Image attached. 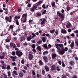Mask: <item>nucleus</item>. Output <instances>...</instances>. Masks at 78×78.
I'll use <instances>...</instances> for the list:
<instances>
[{"mask_svg": "<svg viewBox=\"0 0 78 78\" xmlns=\"http://www.w3.org/2000/svg\"><path fill=\"white\" fill-rule=\"evenodd\" d=\"M43 47L44 48H46V49H47L48 48V47H47V44H44Z\"/></svg>", "mask_w": 78, "mask_h": 78, "instance_id": "obj_27", "label": "nucleus"}, {"mask_svg": "<svg viewBox=\"0 0 78 78\" xmlns=\"http://www.w3.org/2000/svg\"><path fill=\"white\" fill-rule=\"evenodd\" d=\"M26 22H27V18L25 17L24 20L23 21V22L24 23H25Z\"/></svg>", "mask_w": 78, "mask_h": 78, "instance_id": "obj_48", "label": "nucleus"}, {"mask_svg": "<svg viewBox=\"0 0 78 78\" xmlns=\"http://www.w3.org/2000/svg\"><path fill=\"white\" fill-rule=\"evenodd\" d=\"M6 47L7 49H9V45H6Z\"/></svg>", "mask_w": 78, "mask_h": 78, "instance_id": "obj_63", "label": "nucleus"}, {"mask_svg": "<svg viewBox=\"0 0 78 78\" xmlns=\"http://www.w3.org/2000/svg\"><path fill=\"white\" fill-rule=\"evenodd\" d=\"M27 13H25L24 14H23L22 16V18H23L24 17H27Z\"/></svg>", "mask_w": 78, "mask_h": 78, "instance_id": "obj_22", "label": "nucleus"}, {"mask_svg": "<svg viewBox=\"0 0 78 78\" xmlns=\"http://www.w3.org/2000/svg\"><path fill=\"white\" fill-rule=\"evenodd\" d=\"M37 48L38 51H41V50H42V49H41V48L40 47V46H37Z\"/></svg>", "mask_w": 78, "mask_h": 78, "instance_id": "obj_25", "label": "nucleus"}, {"mask_svg": "<svg viewBox=\"0 0 78 78\" xmlns=\"http://www.w3.org/2000/svg\"><path fill=\"white\" fill-rule=\"evenodd\" d=\"M75 64V62L74 60H71L69 62V64H70V66H74Z\"/></svg>", "mask_w": 78, "mask_h": 78, "instance_id": "obj_7", "label": "nucleus"}, {"mask_svg": "<svg viewBox=\"0 0 78 78\" xmlns=\"http://www.w3.org/2000/svg\"><path fill=\"white\" fill-rule=\"evenodd\" d=\"M31 47L33 49H34L36 47V46L35 45V44H33L32 45Z\"/></svg>", "mask_w": 78, "mask_h": 78, "instance_id": "obj_37", "label": "nucleus"}, {"mask_svg": "<svg viewBox=\"0 0 78 78\" xmlns=\"http://www.w3.org/2000/svg\"><path fill=\"white\" fill-rule=\"evenodd\" d=\"M68 69H73V68H72V67L71 66H69V67H67Z\"/></svg>", "mask_w": 78, "mask_h": 78, "instance_id": "obj_57", "label": "nucleus"}, {"mask_svg": "<svg viewBox=\"0 0 78 78\" xmlns=\"http://www.w3.org/2000/svg\"><path fill=\"white\" fill-rule=\"evenodd\" d=\"M57 57V55L55 53H54L52 55V58L55 59H56V57Z\"/></svg>", "mask_w": 78, "mask_h": 78, "instance_id": "obj_10", "label": "nucleus"}, {"mask_svg": "<svg viewBox=\"0 0 78 78\" xmlns=\"http://www.w3.org/2000/svg\"><path fill=\"white\" fill-rule=\"evenodd\" d=\"M42 73L43 75H45V71H44V70L43 69L42 70Z\"/></svg>", "mask_w": 78, "mask_h": 78, "instance_id": "obj_44", "label": "nucleus"}, {"mask_svg": "<svg viewBox=\"0 0 78 78\" xmlns=\"http://www.w3.org/2000/svg\"><path fill=\"white\" fill-rule=\"evenodd\" d=\"M51 5L52 7L53 6H55V2H54L53 3H52Z\"/></svg>", "mask_w": 78, "mask_h": 78, "instance_id": "obj_51", "label": "nucleus"}, {"mask_svg": "<svg viewBox=\"0 0 78 78\" xmlns=\"http://www.w3.org/2000/svg\"><path fill=\"white\" fill-rule=\"evenodd\" d=\"M20 11H21V8H18V12H20Z\"/></svg>", "mask_w": 78, "mask_h": 78, "instance_id": "obj_50", "label": "nucleus"}, {"mask_svg": "<svg viewBox=\"0 0 78 78\" xmlns=\"http://www.w3.org/2000/svg\"><path fill=\"white\" fill-rule=\"evenodd\" d=\"M51 69L52 70H56V66L54 65H52L51 66Z\"/></svg>", "mask_w": 78, "mask_h": 78, "instance_id": "obj_14", "label": "nucleus"}, {"mask_svg": "<svg viewBox=\"0 0 78 78\" xmlns=\"http://www.w3.org/2000/svg\"><path fill=\"white\" fill-rule=\"evenodd\" d=\"M66 9H67V11H69L70 10V7L69 6H67V7Z\"/></svg>", "mask_w": 78, "mask_h": 78, "instance_id": "obj_52", "label": "nucleus"}, {"mask_svg": "<svg viewBox=\"0 0 78 78\" xmlns=\"http://www.w3.org/2000/svg\"><path fill=\"white\" fill-rule=\"evenodd\" d=\"M75 44L76 45L77 47H78V41H76L75 42Z\"/></svg>", "mask_w": 78, "mask_h": 78, "instance_id": "obj_54", "label": "nucleus"}, {"mask_svg": "<svg viewBox=\"0 0 78 78\" xmlns=\"http://www.w3.org/2000/svg\"><path fill=\"white\" fill-rule=\"evenodd\" d=\"M13 73L14 74H15L16 75H18V74L17 73V72L16 71H13Z\"/></svg>", "mask_w": 78, "mask_h": 78, "instance_id": "obj_39", "label": "nucleus"}, {"mask_svg": "<svg viewBox=\"0 0 78 78\" xmlns=\"http://www.w3.org/2000/svg\"><path fill=\"white\" fill-rule=\"evenodd\" d=\"M57 71H60V69H59V67L57 66Z\"/></svg>", "mask_w": 78, "mask_h": 78, "instance_id": "obj_53", "label": "nucleus"}, {"mask_svg": "<svg viewBox=\"0 0 78 78\" xmlns=\"http://www.w3.org/2000/svg\"><path fill=\"white\" fill-rule=\"evenodd\" d=\"M42 42V40L41 41L39 40L37 42V43L39 45H40V44H41Z\"/></svg>", "mask_w": 78, "mask_h": 78, "instance_id": "obj_30", "label": "nucleus"}, {"mask_svg": "<svg viewBox=\"0 0 78 78\" xmlns=\"http://www.w3.org/2000/svg\"><path fill=\"white\" fill-rule=\"evenodd\" d=\"M72 49L70 48H69V49L68 52V53H72Z\"/></svg>", "mask_w": 78, "mask_h": 78, "instance_id": "obj_40", "label": "nucleus"}, {"mask_svg": "<svg viewBox=\"0 0 78 78\" xmlns=\"http://www.w3.org/2000/svg\"><path fill=\"white\" fill-rule=\"evenodd\" d=\"M4 78H8V76L4 74Z\"/></svg>", "mask_w": 78, "mask_h": 78, "instance_id": "obj_55", "label": "nucleus"}, {"mask_svg": "<svg viewBox=\"0 0 78 78\" xmlns=\"http://www.w3.org/2000/svg\"><path fill=\"white\" fill-rule=\"evenodd\" d=\"M28 58L29 60H32L33 58V55L31 54H29L28 55Z\"/></svg>", "mask_w": 78, "mask_h": 78, "instance_id": "obj_6", "label": "nucleus"}, {"mask_svg": "<svg viewBox=\"0 0 78 78\" xmlns=\"http://www.w3.org/2000/svg\"><path fill=\"white\" fill-rule=\"evenodd\" d=\"M58 63L59 65H61V64H62V62H61V61H58Z\"/></svg>", "mask_w": 78, "mask_h": 78, "instance_id": "obj_56", "label": "nucleus"}, {"mask_svg": "<svg viewBox=\"0 0 78 78\" xmlns=\"http://www.w3.org/2000/svg\"><path fill=\"white\" fill-rule=\"evenodd\" d=\"M39 66H41L43 65V62L41 60H40L39 61Z\"/></svg>", "mask_w": 78, "mask_h": 78, "instance_id": "obj_24", "label": "nucleus"}, {"mask_svg": "<svg viewBox=\"0 0 78 78\" xmlns=\"http://www.w3.org/2000/svg\"><path fill=\"white\" fill-rule=\"evenodd\" d=\"M19 31H20V29L19 28L17 29L15 31V32L17 33V32H19Z\"/></svg>", "mask_w": 78, "mask_h": 78, "instance_id": "obj_41", "label": "nucleus"}, {"mask_svg": "<svg viewBox=\"0 0 78 78\" xmlns=\"http://www.w3.org/2000/svg\"><path fill=\"white\" fill-rule=\"evenodd\" d=\"M12 55H13V56H15V55H16V53H15V51H12Z\"/></svg>", "mask_w": 78, "mask_h": 78, "instance_id": "obj_49", "label": "nucleus"}, {"mask_svg": "<svg viewBox=\"0 0 78 78\" xmlns=\"http://www.w3.org/2000/svg\"><path fill=\"white\" fill-rule=\"evenodd\" d=\"M31 72H32V73L33 75H35L36 74V73L34 72V70L32 69L31 70Z\"/></svg>", "mask_w": 78, "mask_h": 78, "instance_id": "obj_31", "label": "nucleus"}, {"mask_svg": "<svg viewBox=\"0 0 78 78\" xmlns=\"http://www.w3.org/2000/svg\"><path fill=\"white\" fill-rule=\"evenodd\" d=\"M10 58L11 59H12V61H13V62H14L16 61V58H17V57L16 56H10Z\"/></svg>", "mask_w": 78, "mask_h": 78, "instance_id": "obj_8", "label": "nucleus"}, {"mask_svg": "<svg viewBox=\"0 0 78 78\" xmlns=\"http://www.w3.org/2000/svg\"><path fill=\"white\" fill-rule=\"evenodd\" d=\"M11 47H12L14 45V44L12 43H11L10 44Z\"/></svg>", "mask_w": 78, "mask_h": 78, "instance_id": "obj_62", "label": "nucleus"}, {"mask_svg": "<svg viewBox=\"0 0 78 78\" xmlns=\"http://www.w3.org/2000/svg\"><path fill=\"white\" fill-rule=\"evenodd\" d=\"M57 15H58L59 17H60V20L61 22H62V21L64 20V15L63 14L61 13L59 11H57Z\"/></svg>", "mask_w": 78, "mask_h": 78, "instance_id": "obj_2", "label": "nucleus"}, {"mask_svg": "<svg viewBox=\"0 0 78 78\" xmlns=\"http://www.w3.org/2000/svg\"><path fill=\"white\" fill-rule=\"evenodd\" d=\"M31 6V3H29L27 5V8H30Z\"/></svg>", "mask_w": 78, "mask_h": 78, "instance_id": "obj_36", "label": "nucleus"}, {"mask_svg": "<svg viewBox=\"0 0 78 78\" xmlns=\"http://www.w3.org/2000/svg\"><path fill=\"white\" fill-rule=\"evenodd\" d=\"M45 23V19H44L41 22V24L42 25H44Z\"/></svg>", "mask_w": 78, "mask_h": 78, "instance_id": "obj_16", "label": "nucleus"}, {"mask_svg": "<svg viewBox=\"0 0 78 78\" xmlns=\"http://www.w3.org/2000/svg\"><path fill=\"white\" fill-rule=\"evenodd\" d=\"M48 51H44L43 53V55H47V54H48Z\"/></svg>", "mask_w": 78, "mask_h": 78, "instance_id": "obj_20", "label": "nucleus"}, {"mask_svg": "<svg viewBox=\"0 0 78 78\" xmlns=\"http://www.w3.org/2000/svg\"><path fill=\"white\" fill-rule=\"evenodd\" d=\"M8 74L9 76H11V72L10 71L8 72Z\"/></svg>", "mask_w": 78, "mask_h": 78, "instance_id": "obj_58", "label": "nucleus"}, {"mask_svg": "<svg viewBox=\"0 0 78 78\" xmlns=\"http://www.w3.org/2000/svg\"><path fill=\"white\" fill-rule=\"evenodd\" d=\"M41 3H42V1H41L37 3V5H36V6H38V5H41Z\"/></svg>", "mask_w": 78, "mask_h": 78, "instance_id": "obj_28", "label": "nucleus"}, {"mask_svg": "<svg viewBox=\"0 0 78 78\" xmlns=\"http://www.w3.org/2000/svg\"><path fill=\"white\" fill-rule=\"evenodd\" d=\"M48 78H51V75L48 74Z\"/></svg>", "mask_w": 78, "mask_h": 78, "instance_id": "obj_64", "label": "nucleus"}, {"mask_svg": "<svg viewBox=\"0 0 78 78\" xmlns=\"http://www.w3.org/2000/svg\"><path fill=\"white\" fill-rule=\"evenodd\" d=\"M9 28L11 29H13L14 27L12 25H11L10 26H9Z\"/></svg>", "mask_w": 78, "mask_h": 78, "instance_id": "obj_47", "label": "nucleus"}, {"mask_svg": "<svg viewBox=\"0 0 78 78\" xmlns=\"http://www.w3.org/2000/svg\"><path fill=\"white\" fill-rule=\"evenodd\" d=\"M64 51H67V50H68V48H67V47H66L65 48V49L64 48Z\"/></svg>", "mask_w": 78, "mask_h": 78, "instance_id": "obj_38", "label": "nucleus"}, {"mask_svg": "<svg viewBox=\"0 0 78 78\" xmlns=\"http://www.w3.org/2000/svg\"><path fill=\"white\" fill-rule=\"evenodd\" d=\"M75 44L74 43V42H72V43L71 44H70V47L72 48H73L74 47V45Z\"/></svg>", "mask_w": 78, "mask_h": 78, "instance_id": "obj_17", "label": "nucleus"}, {"mask_svg": "<svg viewBox=\"0 0 78 78\" xmlns=\"http://www.w3.org/2000/svg\"><path fill=\"white\" fill-rule=\"evenodd\" d=\"M16 22V24L17 25H19V20H15Z\"/></svg>", "mask_w": 78, "mask_h": 78, "instance_id": "obj_26", "label": "nucleus"}, {"mask_svg": "<svg viewBox=\"0 0 78 78\" xmlns=\"http://www.w3.org/2000/svg\"><path fill=\"white\" fill-rule=\"evenodd\" d=\"M16 55L19 57H20L22 55V52L20 51H16Z\"/></svg>", "mask_w": 78, "mask_h": 78, "instance_id": "obj_3", "label": "nucleus"}, {"mask_svg": "<svg viewBox=\"0 0 78 78\" xmlns=\"http://www.w3.org/2000/svg\"><path fill=\"white\" fill-rule=\"evenodd\" d=\"M16 45L18 47H20V43H16Z\"/></svg>", "mask_w": 78, "mask_h": 78, "instance_id": "obj_35", "label": "nucleus"}, {"mask_svg": "<svg viewBox=\"0 0 78 78\" xmlns=\"http://www.w3.org/2000/svg\"><path fill=\"white\" fill-rule=\"evenodd\" d=\"M32 37H31V36L30 35V36L29 37H27V41H31V39H32Z\"/></svg>", "mask_w": 78, "mask_h": 78, "instance_id": "obj_15", "label": "nucleus"}, {"mask_svg": "<svg viewBox=\"0 0 78 78\" xmlns=\"http://www.w3.org/2000/svg\"><path fill=\"white\" fill-rule=\"evenodd\" d=\"M37 8V5H34L33 6L32 8H30V11L33 12Z\"/></svg>", "mask_w": 78, "mask_h": 78, "instance_id": "obj_4", "label": "nucleus"}, {"mask_svg": "<svg viewBox=\"0 0 78 78\" xmlns=\"http://www.w3.org/2000/svg\"><path fill=\"white\" fill-rule=\"evenodd\" d=\"M58 53L60 55H62L64 54L65 53V51L63 49H61V50H58Z\"/></svg>", "mask_w": 78, "mask_h": 78, "instance_id": "obj_5", "label": "nucleus"}, {"mask_svg": "<svg viewBox=\"0 0 78 78\" xmlns=\"http://www.w3.org/2000/svg\"><path fill=\"white\" fill-rule=\"evenodd\" d=\"M21 63L22 64H24L25 63V60L24 59H23L21 60Z\"/></svg>", "mask_w": 78, "mask_h": 78, "instance_id": "obj_34", "label": "nucleus"}, {"mask_svg": "<svg viewBox=\"0 0 78 78\" xmlns=\"http://www.w3.org/2000/svg\"><path fill=\"white\" fill-rule=\"evenodd\" d=\"M46 12V10H42V14H45Z\"/></svg>", "mask_w": 78, "mask_h": 78, "instance_id": "obj_33", "label": "nucleus"}, {"mask_svg": "<svg viewBox=\"0 0 78 78\" xmlns=\"http://www.w3.org/2000/svg\"><path fill=\"white\" fill-rule=\"evenodd\" d=\"M62 66L63 67H66V66L65 65V64H64V62H62Z\"/></svg>", "mask_w": 78, "mask_h": 78, "instance_id": "obj_42", "label": "nucleus"}, {"mask_svg": "<svg viewBox=\"0 0 78 78\" xmlns=\"http://www.w3.org/2000/svg\"><path fill=\"white\" fill-rule=\"evenodd\" d=\"M6 55V54H5V53L4 52H3L2 54V58L3 59H4V57L5 56V55Z\"/></svg>", "mask_w": 78, "mask_h": 78, "instance_id": "obj_18", "label": "nucleus"}, {"mask_svg": "<svg viewBox=\"0 0 78 78\" xmlns=\"http://www.w3.org/2000/svg\"><path fill=\"white\" fill-rule=\"evenodd\" d=\"M43 59L46 62H48V58L46 56H45L43 57Z\"/></svg>", "mask_w": 78, "mask_h": 78, "instance_id": "obj_11", "label": "nucleus"}, {"mask_svg": "<svg viewBox=\"0 0 78 78\" xmlns=\"http://www.w3.org/2000/svg\"><path fill=\"white\" fill-rule=\"evenodd\" d=\"M5 20L6 21H7V22H9V23L11 22V20H9V18L8 16L5 17Z\"/></svg>", "mask_w": 78, "mask_h": 78, "instance_id": "obj_9", "label": "nucleus"}, {"mask_svg": "<svg viewBox=\"0 0 78 78\" xmlns=\"http://www.w3.org/2000/svg\"><path fill=\"white\" fill-rule=\"evenodd\" d=\"M55 46L56 48H57L58 50H60L61 49H60V48H61L62 50L64 49V45H63L62 44H58L56 43L55 44Z\"/></svg>", "mask_w": 78, "mask_h": 78, "instance_id": "obj_1", "label": "nucleus"}, {"mask_svg": "<svg viewBox=\"0 0 78 78\" xmlns=\"http://www.w3.org/2000/svg\"><path fill=\"white\" fill-rule=\"evenodd\" d=\"M10 41V40L8 38H7L5 39V42H9Z\"/></svg>", "mask_w": 78, "mask_h": 78, "instance_id": "obj_43", "label": "nucleus"}, {"mask_svg": "<svg viewBox=\"0 0 78 78\" xmlns=\"http://www.w3.org/2000/svg\"><path fill=\"white\" fill-rule=\"evenodd\" d=\"M72 78H77V76L76 75H74Z\"/></svg>", "mask_w": 78, "mask_h": 78, "instance_id": "obj_61", "label": "nucleus"}, {"mask_svg": "<svg viewBox=\"0 0 78 78\" xmlns=\"http://www.w3.org/2000/svg\"><path fill=\"white\" fill-rule=\"evenodd\" d=\"M2 69H3V70H5L6 69V67H5L4 66H2Z\"/></svg>", "mask_w": 78, "mask_h": 78, "instance_id": "obj_59", "label": "nucleus"}, {"mask_svg": "<svg viewBox=\"0 0 78 78\" xmlns=\"http://www.w3.org/2000/svg\"><path fill=\"white\" fill-rule=\"evenodd\" d=\"M42 8H43L44 9H46V7H45V5L43 4L42 6Z\"/></svg>", "mask_w": 78, "mask_h": 78, "instance_id": "obj_45", "label": "nucleus"}, {"mask_svg": "<svg viewBox=\"0 0 78 78\" xmlns=\"http://www.w3.org/2000/svg\"><path fill=\"white\" fill-rule=\"evenodd\" d=\"M19 75L20 76V77H22V76H23V73H19Z\"/></svg>", "mask_w": 78, "mask_h": 78, "instance_id": "obj_46", "label": "nucleus"}, {"mask_svg": "<svg viewBox=\"0 0 78 78\" xmlns=\"http://www.w3.org/2000/svg\"><path fill=\"white\" fill-rule=\"evenodd\" d=\"M36 16L37 17H40V16H41V13H37L36 15Z\"/></svg>", "mask_w": 78, "mask_h": 78, "instance_id": "obj_23", "label": "nucleus"}, {"mask_svg": "<svg viewBox=\"0 0 78 78\" xmlns=\"http://www.w3.org/2000/svg\"><path fill=\"white\" fill-rule=\"evenodd\" d=\"M44 69H45L46 72H48L50 70L49 67L45 65L44 66Z\"/></svg>", "mask_w": 78, "mask_h": 78, "instance_id": "obj_13", "label": "nucleus"}, {"mask_svg": "<svg viewBox=\"0 0 78 78\" xmlns=\"http://www.w3.org/2000/svg\"><path fill=\"white\" fill-rule=\"evenodd\" d=\"M45 37L46 38V37H44L42 39V40L43 42H45L46 41V39L45 38Z\"/></svg>", "mask_w": 78, "mask_h": 78, "instance_id": "obj_21", "label": "nucleus"}, {"mask_svg": "<svg viewBox=\"0 0 78 78\" xmlns=\"http://www.w3.org/2000/svg\"><path fill=\"white\" fill-rule=\"evenodd\" d=\"M61 32L63 34H66L67 33V31L64 29H61Z\"/></svg>", "mask_w": 78, "mask_h": 78, "instance_id": "obj_12", "label": "nucleus"}, {"mask_svg": "<svg viewBox=\"0 0 78 78\" xmlns=\"http://www.w3.org/2000/svg\"><path fill=\"white\" fill-rule=\"evenodd\" d=\"M10 68H11V66L9 65H8L6 68L7 70H9V69H10Z\"/></svg>", "mask_w": 78, "mask_h": 78, "instance_id": "obj_32", "label": "nucleus"}, {"mask_svg": "<svg viewBox=\"0 0 78 78\" xmlns=\"http://www.w3.org/2000/svg\"><path fill=\"white\" fill-rule=\"evenodd\" d=\"M55 30L54 29L52 30H50V33H51L52 34H53V33H55Z\"/></svg>", "mask_w": 78, "mask_h": 78, "instance_id": "obj_29", "label": "nucleus"}, {"mask_svg": "<svg viewBox=\"0 0 78 78\" xmlns=\"http://www.w3.org/2000/svg\"><path fill=\"white\" fill-rule=\"evenodd\" d=\"M32 36L31 37H32V39H33L34 37H36V34H35L32 33Z\"/></svg>", "mask_w": 78, "mask_h": 78, "instance_id": "obj_19", "label": "nucleus"}, {"mask_svg": "<svg viewBox=\"0 0 78 78\" xmlns=\"http://www.w3.org/2000/svg\"><path fill=\"white\" fill-rule=\"evenodd\" d=\"M3 10H4V11H8V9H7V8H3Z\"/></svg>", "mask_w": 78, "mask_h": 78, "instance_id": "obj_60", "label": "nucleus"}]
</instances>
